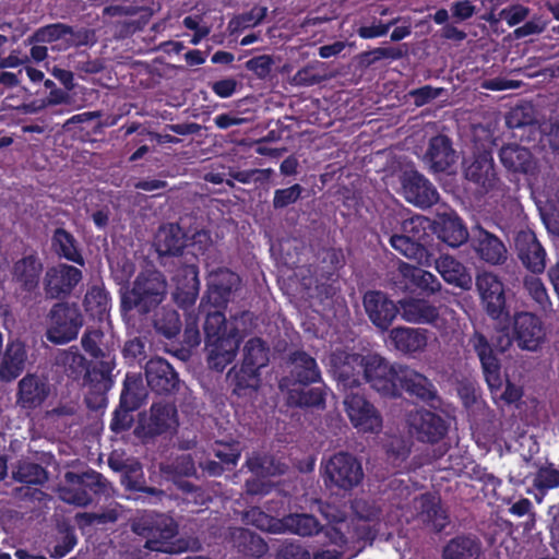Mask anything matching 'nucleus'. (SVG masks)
<instances>
[{"instance_id":"dca6fc26","label":"nucleus","mask_w":559,"mask_h":559,"mask_svg":"<svg viewBox=\"0 0 559 559\" xmlns=\"http://www.w3.org/2000/svg\"><path fill=\"white\" fill-rule=\"evenodd\" d=\"M344 407L350 423L364 432H377L382 427V418L378 409L357 392L344 395Z\"/></svg>"},{"instance_id":"49530a36","label":"nucleus","mask_w":559,"mask_h":559,"mask_svg":"<svg viewBox=\"0 0 559 559\" xmlns=\"http://www.w3.org/2000/svg\"><path fill=\"white\" fill-rule=\"evenodd\" d=\"M270 360V348L260 337H252L242 348V365L258 369L265 367Z\"/></svg>"},{"instance_id":"aec40b11","label":"nucleus","mask_w":559,"mask_h":559,"mask_svg":"<svg viewBox=\"0 0 559 559\" xmlns=\"http://www.w3.org/2000/svg\"><path fill=\"white\" fill-rule=\"evenodd\" d=\"M459 160V153L453 141L445 134H437L429 139L423 155V162L433 174H451Z\"/></svg>"},{"instance_id":"4be33fe9","label":"nucleus","mask_w":559,"mask_h":559,"mask_svg":"<svg viewBox=\"0 0 559 559\" xmlns=\"http://www.w3.org/2000/svg\"><path fill=\"white\" fill-rule=\"evenodd\" d=\"M464 178L474 183L483 192L497 188L499 176L497 174L492 155L488 151L475 154L471 160L464 163Z\"/></svg>"},{"instance_id":"20e7f679","label":"nucleus","mask_w":559,"mask_h":559,"mask_svg":"<svg viewBox=\"0 0 559 559\" xmlns=\"http://www.w3.org/2000/svg\"><path fill=\"white\" fill-rule=\"evenodd\" d=\"M131 531L145 539L144 548L165 554L198 551L202 545L198 538L180 537L179 525L165 513H145L131 521Z\"/></svg>"},{"instance_id":"c756f323","label":"nucleus","mask_w":559,"mask_h":559,"mask_svg":"<svg viewBox=\"0 0 559 559\" xmlns=\"http://www.w3.org/2000/svg\"><path fill=\"white\" fill-rule=\"evenodd\" d=\"M399 316L411 324L436 326L441 320L440 308L425 298L405 296L399 299Z\"/></svg>"},{"instance_id":"de8ad7c7","label":"nucleus","mask_w":559,"mask_h":559,"mask_svg":"<svg viewBox=\"0 0 559 559\" xmlns=\"http://www.w3.org/2000/svg\"><path fill=\"white\" fill-rule=\"evenodd\" d=\"M158 469L168 480L179 477H198L197 466L191 454H181L170 462H162Z\"/></svg>"},{"instance_id":"4d7b16f0","label":"nucleus","mask_w":559,"mask_h":559,"mask_svg":"<svg viewBox=\"0 0 559 559\" xmlns=\"http://www.w3.org/2000/svg\"><path fill=\"white\" fill-rule=\"evenodd\" d=\"M350 508L357 519L362 521H374L379 519L381 510L373 500L365 498H355Z\"/></svg>"},{"instance_id":"b1692460","label":"nucleus","mask_w":559,"mask_h":559,"mask_svg":"<svg viewBox=\"0 0 559 559\" xmlns=\"http://www.w3.org/2000/svg\"><path fill=\"white\" fill-rule=\"evenodd\" d=\"M514 248L518 258L527 270L534 274L545 271L546 251L533 230L525 228L516 231Z\"/></svg>"},{"instance_id":"4c0bfd02","label":"nucleus","mask_w":559,"mask_h":559,"mask_svg":"<svg viewBox=\"0 0 559 559\" xmlns=\"http://www.w3.org/2000/svg\"><path fill=\"white\" fill-rule=\"evenodd\" d=\"M155 247L159 258L180 257L186 248V234L179 224L163 225L155 236Z\"/></svg>"},{"instance_id":"864d4df0","label":"nucleus","mask_w":559,"mask_h":559,"mask_svg":"<svg viewBox=\"0 0 559 559\" xmlns=\"http://www.w3.org/2000/svg\"><path fill=\"white\" fill-rule=\"evenodd\" d=\"M53 243L59 248L56 250L58 254L75 263L83 264V258L74 246V238L63 228H57L53 234Z\"/></svg>"},{"instance_id":"052dcab7","label":"nucleus","mask_w":559,"mask_h":559,"mask_svg":"<svg viewBox=\"0 0 559 559\" xmlns=\"http://www.w3.org/2000/svg\"><path fill=\"white\" fill-rule=\"evenodd\" d=\"M274 58L270 55H260L246 62L247 70L253 72L260 80H265L274 66Z\"/></svg>"},{"instance_id":"9d476101","label":"nucleus","mask_w":559,"mask_h":559,"mask_svg":"<svg viewBox=\"0 0 559 559\" xmlns=\"http://www.w3.org/2000/svg\"><path fill=\"white\" fill-rule=\"evenodd\" d=\"M240 284L239 275L228 269L219 267L210 272L206 292L201 298L199 311H205L206 306L223 311L233 300L234 294L240 288Z\"/></svg>"},{"instance_id":"13d9d810","label":"nucleus","mask_w":559,"mask_h":559,"mask_svg":"<svg viewBox=\"0 0 559 559\" xmlns=\"http://www.w3.org/2000/svg\"><path fill=\"white\" fill-rule=\"evenodd\" d=\"M523 285L528 295L542 307L550 306L549 297L545 285L536 276H525Z\"/></svg>"},{"instance_id":"5fc2aeb1","label":"nucleus","mask_w":559,"mask_h":559,"mask_svg":"<svg viewBox=\"0 0 559 559\" xmlns=\"http://www.w3.org/2000/svg\"><path fill=\"white\" fill-rule=\"evenodd\" d=\"M84 305L87 311L100 316L108 309V293L104 287L95 285L87 290L84 297Z\"/></svg>"},{"instance_id":"f704fd0d","label":"nucleus","mask_w":559,"mask_h":559,"mask_svg":"<svg viewBox=\"0 0 559 559\" xmlns=\"http://www.w3.org/2000/svg\"><path fill=\"white\" fill-rule=\"evenodd\" d=\"M81 345L82 348L93 358V364L106 362L108 370L106 378L114 384L116 359L105 343L104 332L100 329L86 331L81 338Z\"/></svg>"},{"instance_id":"58836bf2","label":"nucleus","mask_w":559,"mask_h":559,"mask_svg":"<svg viewBox=\"0 0 559 559\" xmlns=\"http://www.w3.org/2000/svg\"><path fill=\"white\" fill-rule=\"evenodd\" d=\"M397 382L407 393L424 402H431L437 399V391L431 381L424 374L408 368L400 367Z\"/></svg>"},{"instance_id":"0e129e2a","label":"nucleus","mask_w":559,"mask_h":559,"mask_svg":"<svg viewBox=\"0 0 559 559\" xmlns=\"http://www.w3.org/2000/svg\"><path fill=\"white\" fill-rule=\"evenodd\" d=\"M109 467L115 471L122 473V475L136 474L141 472V464L130 459H123L118 452H112L108 457Z\"/></svg>"},{"instance_id":"a19ab883","label":"nucleus","mask_w":559,"mask_h":559,"mask_svg":"<svg viewBox=\"0 0 559 559\" xmlns=\"http://www.w3.org/2000/svg\"><path fill=\"white\" fill-rule=\"evenodd\" d=\"M41 272L43 263L36 255L29 254L13 264L12 277L22 290L33 292L38 286Z\"/></svg>"},{"instance_id":"6ab92c4d","label":"nucleus","mask_w":559,"mask_h":559,"mask_svg":"<svg viewBox=\"0 0 559 559\" xmlns=\"http://www.w3.org/2000/svg\"><path fill=\"white\" fill-rule=\"evenodd\" d=\"M414 519L424 527L441 533L449 524L450 516L441 499L433 493H421L412 502Z\"/></svg>"},{"instance_id":"a18cd8bd","label":"nucleus","mask_w":559,"mask_h":559,"mask_svg":"<svg viewBox=\"0 0 559 559\" xmlns=\"http://www.w3.org/2000/svg\"><path fill=\"white\" fill-rule=\"evenodd\" d=\"M281 526L283 530L300 536H312L323 530L320 522L307 513L288 514L281 520Z\"/></svg>"},{"instance_id":"ea45409f","label":"nucleus","mask_w":559,"mask_h":559,"mask_svg":"<svg viewBox=\"0 0 559 559\" xmlns=\"http://www.w3.org/2000/svg\"><path fill=\"white\" fill-rule=\"evenodd\" d=\"M481 542L471 534H461L449 539L441 549V559H479Z\"/></svg>"},{"instance_id":"7ed1b4c3","label":"nucleus","mask_w":559,"mask_h":559,"mask_svg":"<svg viewBox=\"0 0 559 559\" xmlns=\"http://www.w3.org/2000/svg\"><path fill=\"white\" fill-rule=\"evenodd\" d=\"M53 366L73 382H82L86 388L84 401L92 411L107 405V394L112 383L106 378V362L93 364L75 346L59 349L53 358Z\"/></svg>"},{"instance_id":"680f3d73","label":"nucleus","mask_w":559,"mask_h":559,"mask_svg":"<svg viewBox=\"0 0 559 559\" xmlns=\"http://www.w3.org/2000/svg\"><path fill=\"white\" fill-rule=\"evenodd\" d=\"M405 262H401L395 272H392L390 277L388 278V287L394 294H408L413 293L412 285L408 282L406 275L407 270H404Z\"/></svg>"},{"instance_id":"2eb2a0df","label":"nucleus","mask_w":559,"mask_h":559,"mask_svg":"<svg viewBox=\"0 0 559 559\" xmlns=\"http://www.w3.org/2000/svg\"><path fill=\"white\" fill-rule=\"evenodd\" d=\"M401 186L405 200L419 209H429L440 199L437 188L416 169L402 173Z\"/></svg>"},{"instance_id":"f257e3e1","label":"nucleus","mask_w":559,"mask_h":559,"mask_svg":"<svg viewBox=\"0 0 559 559\" xmlns=\"http://www.w3.org/2000/svg\"><path fill=\"white\" fill-rule=\"evenodd\" d=\"M166 276L156 267L142 270L130 286L120 289V314L128 330L139 332L153 313L152 326L158 336L176 338L182 329L179 312L170 307L157 308L167 296Z\"/></svg>"},{"instance_id":"603ef678","label":"nucleus","mask_w":559,"mask_h":559,"mask_svg":"<svg viewBox=\"0 0 559 559\" xmlns=\"http://www.w3.org/2000/svg\"><path fill=\"white\" fill-rule=\"evenodd\" d=\"M267 14L266 7H253L249 12L235 15L228 23L230 34L240 32L241 29L253 27L260 24Z\"/></svg>"},{"instance_id":"c9c22d12","label":"nucleus","mask_w":559,"mask_h":559,"mask_svg":"<svg viewBox=\"0 0 559 559\" xmlns=\"http://www.w3.org/2000/svg\"><path fill=\"white\" fill-rule=\"evenodd\" d=\"M389 340L397 352L414 355L426 349L428 332L419 328L396 326L390 330Z\"/></svg>"},{"instance_id":"e433bc0d","label":"nucleus","mask_w":559,"mask_h":559,"mask_svg":"<svg viewBox=\"0 0 559 559\" xmlns=\"http://www.w3.org/2000/svg\"><path fill=\"white\" fill-rule=\"evenodd\" d=\"M432 264L442 278L450 285L469 290L473 286V277L466 266L449 254L436 257L432 252Z\"/></svg>"},{"instance_id":"6e6552de","label":"nucleus","mask_w":559,"mask_h":559,"mask_svg":"<svg viewBox=\"0 0 559 559\" xmlns=\"http://www.w3.org/2000/svg\"><path fill=\"white\" fill-rule=\"evenodd\" d=\"M83 324L84 317L75 302L59 301L46 316L45 336L55 345L68 344L76 340Z\"/></svg>"},{"instance_id":"393cba45","label":"nucleus","mask_w":559,"mask_h":559,"mask_svg":"<svg viewBox=\"0 0 559 559\" xmlns=\"http://www.w3.org/2000/svg\"><path fill=\"white\" fill-rule=\"evenodd\" d=\"M362 305L370 321L380 330L388 331L399 316V300L394 302L380 290H368Z\"/></svg>"},{"instance_id":"ddd939ff","label":"nucleus","mask_w":559,"mask_h":559,"mask_svg":"<svg viewBox=\"0 0 559 559\" xmlns=\"http://www.w3.org/2000/svg\"><path fill=\"white\" fill-rule=\"evenodd\" d=\"M400 368L396 369L379 354H367L362 379L372 390L386 397L400 395L397 379Z\"/></svg>"},{"instance_id":"79ce46f5","label":"nucleus","mask_w":559,"mask_h":559,"mask_svg":"<svg viewBox=\"0 0 559 559\" xmlns=\"http://www.w3.org/2000/svg\"><path fill=\"white\" fill-rule=\"evenodd\" d=\"M11 477L20 484L41 487L49 480V473L38 463L20 460L12 465Z\"/></svg>"},{"instance_id":"cd10ccee","label":"nucleus","mask_w":559,"mask_h":559,"mask_svg":"<svg viewBox=\"0 0 559 559\" xmlns=\"http://www.w3.org/2000/svg\"><path fill=\"white\" fill-rule=\"evenodd\" d=\"M513 332L518 346L532 352L540 347L546 336L542 320L531 312H520L515 314Z\"/></svg>"},{"instance_id":"338daca9","label":"nucleus","mask_w":559,"mask_h":559,"mask_svg":"<svg viewBox=\"0 0 559 559\" xmlns=\"http://www.w3.org/2000/svg\"><path fill=\"white\" fill-rule=\"evenodd\" d=\"M301 192L302 187L298 183L286 189L276 190L273 199L274 209H283L295 203L300 198Z\"/></svg>"},{"instance_id":"c85d7f7f","label":"nucleus","mask_w":559,"mask_h":559,"mask_svg":"<svg viewBox=\"0 0 559 559\" xmlns=\"http://www.w3.org/2000/svg\"><path fill=\"white\" fill-rule=\"evenodd\" d=\"M472 233V248L480 260L491 265H501L507 261V247L496 235L480 225L474 227Z\"/></svg>"},{"instance_id":"bf43d9fd","label":"nucleus","mask_w":559,"mask_h":559,"mask_svg":"<svg viewBox=\"0 0 559 559\" xmlns=\"http://www.w3.org/2000/svg\"><path fill=\"white\" fill-rule=\"evenodd\" d=\"M10 495L16 501L45 502L51 499V497L40 488L25 484L14 487Z\"/></svg>"},{"instance_id":"bb28decb","label":"nucleus","mask_w":559,"mask_h":559,"mask_svg":"<svg viewBox=\"0 0 559 559\" xmlns=\"http://www.w3.org/2000/svg\"><path fill=\"white\" fill-rule=\"evenodd\" d=\"M411 433L419 441L427 443L439 442L447 433L445 420L438 414L419 409L408 415Z\"/></svg>"},{"instance_id":"4468645a","label":"nucleus","mask_w":559,"mask_h":559,"mask_svg":"<svg viewBox=\"0 0 559 559\" xmlns=\"http://www.w3.org/2000/svg\"><path fill=\"white\" fill-rule=\"evenodd\" d=\"M177 409L169 403H154L148 412L138 415L134 436L144 442L154 439L177 425Z\"/></svg>"},{"instance_id":"37998d69","label":"nucleus","mask_w":559,"mask_h":559,"mask_svg":"<svg viewBox=\"0 0 559 559\" xmlns=\"http://www.w3.org/2000/svg\"><path fill=\"white\" fill-rule=\"evenodd\" d=\"M286 403L290 407H318L323 408L325 404V393L321 388H309V385L302 388H289L285 389Z\"/></svg>"},{"instance_id":"423d86ee","label":"nucleus","mask_w":559,"mask_h":559,"mask_svg":"<svg viewBox=\"0 0 559 559\" xmlns=\"http://www.w3.org/2000/svg\"><path fill=\"white\" fill-rule=\"evenodd\" d=\"M431 221L425 216H413L402 224V234L392 235L390 242L392 247L405 258L414 260L423 266L432 265V252L426 247L429 237L427 227H431Z\"/></svg>"},{"instance_id":"e2e57ef3","label":"nucleus","mask_w":559,"mask_h":559,"mask_svg":"<svg viewBox=\"0 0 559 559\" xmlns=\"http://www.w3.org/2000/svg\"><path fill=\"white\" fill-rule=\"evenodd\" d=\"M136 408L131 407L127 408L122 402H119V406L114 413L110 429L116 433L128 430L134 421L132 412Z\"/></svg>"},{"instance_id":"39448f33","label":"nucleus","mask_w":559,"mask_h":559,"mask_svg":"<svg viewBox=\"0 0 559 559\" xmlns=\"http://www.w3.org/2000/svg\"><path fill=\"white\" fill-rule=\"evenodd\" d=\"M67 485L56 487V492L61 501L80 508L93 503L95 496H109L111 484L100 473L90 469L81 474L67 472L64 474Z\"/></svg>"},{"instance_id":"774afa93","label":"nucleus","mask_w":559,"mask_h":559,"mask_svg":"<svg viewBox=\"0 0 559 559\" xmlns=\"http://www.w3.org/2000/svg\"><path fill=\"white\" fill-rule=\"evenodd\" d=\"M217 449L214 450V454L222 463L236 465L240 457L239 443L236 441L229 443H223L217 441Z\"/></svg>"},{"instance_id":"6e6d98bb","label":"nucleus","mask_w":559,"mask_h":559,"mask_svg":"<svg viewBox=\"0 0 559 559\" xmlns=\"http://www.w3.org/2000/svg\"><path fill=\"white\" fill-rule=\"evenodd\" d=\"M68 34H73V28L69 25L57 23L40 27L28 40L29 43H51Z\"/></svg>"},{"instance_id":"9b49d317","label":"nucleus","mask_w":559,"mask_h":559,"mask_svg":"<svg viewBox=\"0 0 559 559\" xmlns=\"http://www.w3.org/2000/svg\"><path fill=\"white\" fill-rule=\"evenodd\" d=\"M475 285L487 316L499 322L509 321L506 289L498 276L491 272H483L476 276Z\"/></svg>"},{"instance_id":"7c9ffc66","label":"nucleus","mask_w":559,"mask_h":559,"mask_svg":"<svg viewBox=\"0 0 559 559\" xmlns=\"http://www.w3.org/2000/svg\"><path fill=\"white\" fill-rule=\"evenodd\" d=\"M50 394L48 382L35 374L27 373L17 383L15 405L32 411L43 405Z\"/></svg>"},{"instance_id":"1a4fd4ad","label":"nucleus","mask_w":559,"mask_h":559,"mask_svg":"<svg viewBox=\"0 0 559 559\" xmlns=\"http://www.w3.org/2000/svg\"><path fill=\"white\" fill-rule=\"evenodd\" d=\"M366 355L336 348L329 355V365L338 390L356 392L362 384Z\"/></svg>"},{"instance_id":"f3484780","label":"nucleus","mask_w":559,"mask_h":559,"mask_svg":"<svg viewBox=\"0 0 559 559\" xmlns=\"http://www.w3.org/2000/svg\"><path fill=\"white\" fill-rule=\"evenodd\" d=\"M171 282L175 286L171 294L174 302L181 309L191 308L195 304L200 290L198 266L185 258L173 275Z\"/></svg>"},{"instance_id":"c03bdc74","label":"nucleus","mask_w":559,"mask_h":559,"mask_svg":"<svg viewBox=\"0 0 559 559\" xmlns=\"http://www.w3.org/2000/svg\"><path fill=\"white\" fill-rule=\"evenodd\" d=\"M148 395L141 373H128L123 381L120 402L127 408H139Z\"/></svg>"},{"instance_id":"a878e982","label":"nucleus","mask_w":559,"mask_h":559,"mask_svg":"<svg viewBox=\"0 0 559 559\" xmlns=\"http://www.w3.org/2000/svg\"><path fill=\"white\" fill-rule=\"evenodd\" d=\"M468 345L480 361L486 382L491 392L500 390L502 385L501 365L487 337L475 331L468 340Z\"/></svg>"},{"instance_id":"69168bd1","label":"nucleus","mask_w":559,"mask_h":559,"mask_svg":"<svg viewBox=\"0 0 559 559\" xmlns=\"http://www.w3.org/2000/svg\"><path fill=\"white\" fill-rule=\"evenodd\" d=\"M539 211L548 233L559 237V206L549 200Z\"/></svg>"},{"instance_id":"f03ea898","label":"nucleus","mask_w":559,"mask_h":559,"mask_svg":"<svg viewBox=\"0 0 559 559\" xmlns=\"http://www.w3.org/2000/svg\"><path fill=\"white\" fill-rule=\"evenodd\" d=\"M202 312L204 313L202 333L198 316L189 313L186 317L182 345L188 348H198L203 342L207 367L223 372L237 357L243 335L235 318L227 319L221 310Z\"/></svg>"},{"instance_id":"2f4dec72","label":"nucleus","mask_w":559,"mask_h":559,"mask_svg":"<svg viewBox=\"0 0 559 559\" xmlns=\"http://www.w3.org/2000/svg\"><path fill=\"white\" fill-rule=\"evenodd\" d=\"M28 361L26 345L20 338L7 343L0 356V382L10 383L25 370Z\"/></svg>"},{"instance_id":"8fccbe9b","label":"nucleus","mask_w":559,"mask_h":559,"mask_svg":"<svg viewBox=\"0 0 559 559\" xmlns=\"http://www.w3.org/2000/svg\"><path fill=\"white\" fill-rule=\"evenodd\" d=\"M247 467L258 477L282 475L287 466L272 455H253L247 460Z\"/></svg>"},{"instance_id":"72a5a7b5","label":"nucleus","mask_w":559,"mask_h":559,"mask_svg":"<svg viewBox=\"0 0 559 559\" xmlns=\"http://www.w3.org/2000/svg\"><path fill=\"white\" fill-rule=\"evenodd\" d=\"M224 538L245 558H261L269 549L259 534L245 527H228Z\"/></svg>"},{"instance_id":"f8f14e48","label":"nucleus","mask_w":559,"mask_h":559,"mask_svg":"<svg viewBox=\"0 0 559 559\" xmlns=\"http://www.w3.org/2000/svg\"><path fill=\"white\" fill-rule=\"evenodd\" d=\"M286 376L278 381L281 391L293 384L310 385L321 381V370L314 357L301 349L290 350L284 357Z\"/></svg>"},{"instance_id":"a211bd4d","label":"nucleus","mask_w":559,"mask_h":559,"mask_svg":"<svg viewBox=\"0 0 559 559\" xmlns=\"http://www.w3.org/2000/svg\"><path fill=\"white\" fill-rule=\"evenodd\" d=\"M498 157L506 171L514 177H535L539 173L538 158L528 147L518 143L503 144Z\"/></svg>"},{"instance_id":"473e14b6","label":"nucleus","mask_w":559,"mask_h":559,"mask_svg":"<svg viewBox=\"0 0 559 559\" xmlns=\"http://www.w3.org/2000/svg\"><path fill=\"white\" fill-rule=\"evenodd\" d=\"M431 228L441 241L452 248L462 246L469 238L466 226L455 212L437 214Z\"/></svg>"},{"instance_id":"09e8293b","label":"nucleus","mask_w":559,"mask_h":559,"mask_svg":"<svg viewBox=\"0 0 559 559\" xmlns=\"http://www.w3.org/2000/svg\"><path fill=\"white\" fill-rule=\"evenodd\" d=\"M150 352L147 338L142 335L129 337L121 347L122 358L129 365H142L148 358Z\"/></svg>"},{"instance_id":"0eeeda50","label":"nucleus","mask_w":559,"mask_h":559,"mask_svg":"<svg viewBox=\"0 0 559 559\" xmlns=\"http://www.w3.org/2000/svg\"><path fill=\"white\" fill-rule=\"evenodd\" d=\"M364 477L361 462L349 452L340 451L324 464L323 481L332 492H349L362 483Z\"/></svg>"},{"instance_id":"412c9836","label":"nucleus","mask_w":559,"mask_h":559,"mask_svg":"<svg viewBox=\"0 0 559 559\" xmlns=\"http://www.w3.org/2000/svg\"><path fill=\"white\" fill-rule=\"evenodd\" d=\"M81 280L82 272L75 266L61 263L48 267L43 280L45 296L47 299L66 298Z\"/></svg>"},{"instance_id":"3c124183","label":"nucleus","mask_w":559,"mask_h":559,"mask_svg":"<svg viewBox=\"0 0 559 559\" xmlns=\"http://www.w3.org/2000/svg\"><path fill=\"white\" fill-rule=\"evenodd\" d=\"M506 123L510 129L534 127L538 123L537 111L531 103H522L507 114Z\"/></svg>"},{"instance_id":"5701e85b","label":"nucleus","mask_w":559,"mask_h":559,"mask_svg":"<svg viewBox=\"0 0 559 559\" xmlns=\"http://www.w3.org/2000/svg\"><path fill=\"white\" fill-rule=\"evenodd\" d=\"M144 374L147 386L157 394H173L179 390L180 379L173 366L162 357L145 362Z\"/></svg>"}]
</instances>
